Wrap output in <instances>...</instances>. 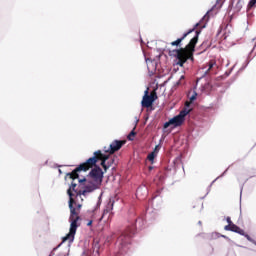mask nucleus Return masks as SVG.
I'll list each match as a JSON object with an SVG mask.
<instances>
[{"mask_svg":"<svg viewBox=\"0 0 256 256\" xmlns=\"http://www.w3.org/2000/svg\"><path fill=\"white\" fill-rule=\"evenodd\" d=\"M133 137H135V132H134V131H132V132L128 135L129 141H133Z\"/></svg>","mask_w":256,"mask_h":256,"instance_id":"9b49d317","label":"nucleus"},{"mask_svg":"<svg viewBox=\"0 0 256 256\" xmlns=\"http://www.w3.org/2000/svg\"><path fill=\"white\" fill-rule=\"evenodd\" d=\"M195 99H197V92H193L192 95L189 96V101L186 102V107L180 112L178 116L170 119L164 124V129H167L170 125H173V127H179V125H183L186 115L191 113V108H189V105H191Z\"/></svg>","mask_w":256,"mask_h":256,"instance_id":"7ed1b4c3","label":"nucleus"},{"mask_svg":"<svg viewBox=\"0 0 256 256\" xmlns=\"http://www.w3.org/2000/svg\"><path fill=\"white\" fill-rule=\"evenodd\" d=\"M157 153H159V146H156L154 151L148 155V160L153 161L157 157Z\"/></svg>","mask_w":256,"mask_h":256,"instance_id":"1a4fd4ad","label":"nucleus"},{"mask_svg":"<svg viewBox=\"0 0 256 256\" xmlns=\"http://www.w3.org/2000/svg\"><path fill=\"white\" fill-rule=\"evenodd\" d=\"M193 31H195V29L189 30L187 33H185L183 35L182 38L177 39L176 41L172 42L171 45L173 46H177L181 44V41H183L185 39V37H187V35H189L190 33H193Z\"/></svg>","mask_w":256,"mask_h":256,"instance_id":"6e6552de","label":"nucleus"},{"mask_svg":"<svg viewBox=\"0 0 256 256\" xmlns=\"http://www.w3.org/2000/svg\"><path fill=\"white\" fill-rule=\"evenodd\" d=\"M91 225H93V221L90 220V221H88L87 226L91 227Z\"/></svg>","mask_w":256,"mask_h":256,"instance_id":"4468645a","label":"nucleus"},{"mask_svg":"<svg viewBox=\"0 0 256 256\" xmlns=\"http://www.w3.org/2000/svg\"><path fill=\"white\" fill-rule=\"evenodd\" d=\"M197 41H199V32H196V36L192 38L185 49H180L177 52L178 63L180 67H183V64L186 63L187 59L193 55V51L195 50V45H197Z\"/></svg>","mask_w":256,"mask_h":256,"instance_id":"20e7f679","label":"nucleus"},{"mask_svg":"<svg viewBox=\"0 0 256 256\" xmlns=\"http://www.w3.org/2000/svg\"><path fill=\"white\" fill-rule=\"evenodd\" d=\"M109 159V155L103 154L101 151L94 152V157L89 158L85 163L81 164L76 170H74L72 173L68 174V177L70 179H79V173L81 171H89L95 163H97V160L102 161L101 165L104 167L105 170H107V165H105V162Z\"/></svg>","mask_w":256,"mask_h":256,"instance_id":"f03ea898","label":"nucleus"},{"mask_svg":"<svg viewBox=\"0 0 256 256\" xmlns=\"http://www.w3.org/2000/svg\"><path fill=\"white\" fill-rule=\"evenodd\" d=\"M255 5H256V0H250L248 7H249V9H251V8L255 7Z\"/></svg>","mask_w":256,"mask_h":256,"instance_id":"9d476101","label":"nucleus"},{"mask_svg":"<svg viewBox=\"0 0 256 256\" xmlns=\"http://www.w3.org/2000/svg\"><path fill=\"white\" fill-rule=\"evenodd\" d=\"M211 69H213V64H210V65H209V68H208V70L206 71V73H209V71H211Z\"/></svg>","mask_w":256,"mask_h":256,"instance_id":"ddd939ff","label":"nucleus"},{"mask_svg":"<svg viewBox=\"0 0 256 256\" xmlns=\"http://www.w3.org/2000/svg\"><path fill=\"white\" fill-rule=\"evenodd\" d=\"M146 63H147L148 71L150 73H155V69H157V62L147 59Z\"/></svg>","mask_w":256,"mask_h":256,"instance_id":"0eeeda50","label":"nucleus"},{"mask_svg":"<svg viewBox=\"0 0 256 256\" xmlns=\"http://www.w3.org/2000/svg\"><path fill=\"white\" fill-rule=\"evenodd\" d=\"M123 145H125V141L115 140L110 144L109 148H104V151L105 153H110V155H112L115 151H119Z\"/></svg>","mask_w":256,"mask_h":256,"instance_id":"423d86ee","label":"nucleus"},{"mask_svg":"<svg viewBox=\"0 0 256 256\" xmlns=\"http://www.w3.org/2000/svg\"><path fill=\"white\" fill-rule=\"evenodd\" d=\"M69 255V246L65 248L64 252L60 256H67Z\"/></svg>","mask_w":256,"mask_h":256,"instance_id":"f8f14e48","label":"nucleus"},{"mask_svg":"<svg viewBox=\"0 0 256 256\" xmlns=\"http://www.w3.org/2000/svg\"><path fill=\"white\" fill-rule=\"evenodd\" d=\"M103 217H105V214H104V215H102V218H103Z\"/></svg>","mask_w":256,"mask_h":256,"instance_id":"dca6fc26","label":"nucleus"},{"mask_svg":"<svg viewBox=\"0 0 256 256\" xmlns=\"http://www.w3.org/2000/svg\"><path fill=\"white\" fill-rule=\"evenodd\" d=\"M181 79H184V76H181Z\"/></svg>","mask_w":256,"mask_h":256,"instance_id":"2eb2a0df","label":"nucleus"},{"mask_svg":"<svg viewBox=\"0 0 256 256\" xmlns=\"http://www.w3.org/2000/svg\"><path fill=\"white\" fill-rule=\"evenodd\" d=\"M155 99H157V93L155 91H152L149 95V88H147L144 92V96L142 99V107H151L153 103L155 102Z\"/></svg>","mask_w":256,"mask_h":256,"instance_id":"39448f33","label":"nucleus"},{"mask_svg":"<svg viewBox=\"0 0 256 256\" xmlns=\"http://www.w3.org/2000/svg\"><path fill=\"white\" fill-rule=\"evenodd\" d=\"M86 181V190L82 193L77 191L75 187L77 184L72 183L70 188L68 189V195L70 197L69 200V208L71 211L70 216V230L69 233L63 238V241H68L69 243H73L75 240V234L77 233V221H79V216H77V211L81 209V201H83V197H85L86 193H91V191H95V189H99L101 187V183H103V170L101 168H94L88 177V179H79V183H83Z\"/></svg>","mask_w":256,"mask_h":256,"instance_id":"f257e3e1","label":"nucleus"}]
</instances>
